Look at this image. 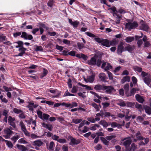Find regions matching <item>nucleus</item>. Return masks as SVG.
I'll list each match as a JSON object with an SVG mask.
<instances>
[{
    "instance_id": "obj_1",
    "label": "nucleus",
    "mask_w": 151,
    "mask_h": 151,
    "mask_svg": "<svg viewBox=\"0 0 151 151\" xmlns=\"http://www.w3.org/2000/svg\"><path fill=\"white\" fill-rule=\"evenodd\" d=\"M122 143L124 145L126 149V151H127L129 147L132 142V140L130 137L125 138L121 139Z\"/></svg>"
},
{
    "instance_id": "obj_2",
    "label": "nucleus",
    "mask_w": 151,
    "mask_h": 151,
    "mask_svg": "<svg viewBox=\"0 0 151 151\" xmlns=\"http://www.w3.org/2000/svg\"><path fill=\"white\" fill-rule=\"evenodd\" d=\"M116 42L114 40L109 42L106 39L103 40L101 43V45L106 47H109L111 46H113L115 45Z\"/></svg>"
},
{
    "instance_id": "obj_3",
    "label": "nucleus",
    "mask_w": 151,
    "mask_h": 151,
    "mask_svg": "<svg viewBox=\"0 0 151 151\" xmlns=\"http://www.w3.org/2000/svg\"><path fill=\"white\" fill-rule=\"evenodd\" d=\"M101 116L105 117L109 116H110V114L109 112L103 113L101 111L100 113L96 114V118H95V121H99Z\"/></svg>"
},
{
    "instance_id": "obj_4",
    "label": "nucleus",
    "mask_w": 151,
    "mask_h": 151,
    "mask_svg": "<svg viewBox=\"0 0 151 151\" xmlns=\"http://www.w3.org/2000/svg\"><path fill=\"white\" fill-rule=\"evenodd\" d=\"M137 26L138 24L136 22H134L133 23L128 22L126 23L125 25L126 28L129 30L135 29Z\"/></svg>"
},
{
    "instance_id": "obj_5",
    "label": "nucleus",
    "mask_w": 151,
    "mask_h": 151,
    "mask_svg": "<svg viewBox=\"0 0 151 151\" xmlns=\"http://www.w3.org/2000/svg\"><path fill=\"white\" fill-rule=\"evenodd\" d=\"M103 91L107 94H110L115 91L114 88L111 86H106L104 85Z\"/></svg>"
},
{
    "instance_id": "obj_6",
    "label": "nucleus",
    "mask_w": 151,
    "mask_h": 151,
    "mask_svg": "<svg viewBox=\"0 0 151 151\" xmlns=\"http://www.w3.org/2000/svg\"><path fill=\"white\" fill-rule=\"evenodd\" d=\"M68 138L70 140L71 142L69 144L71 145L72 146L73 145H77L80 142L79 139H76L71 136H69Z\"/></svg>"
},
{
    "instance_id": "obj_7",
    "label": "nucleus",
    "mask_w": 151,
    "mask_h": 151,
    "mask_svg": "<svg viewBox=\"0 0 151 151\" xmlns=\"http://www.w3.org/2000/svg\"><path fill=\"white\" fill-rule=\"evenodd\" d=\"M102 68H104L105 71L110 70L112 69V66L110 64L106 62H103L101 67Z\"/></svg>"
},
{
    "instance_id": "obj_8",
    "label": "nucleus",
    "mask_w": 151,
    "mask_h": 151,
    "mask_svg": "<svg viewBox=\"0 0 151 151\" xmlns=\"http://www.w3.org/2000/svg\"><path fill=\"white\" fill-rule=\"evenodd\" d=\"M15 119L14 118H12L11 116H9L8 117V122L9 125L14 128H15L16 127V125L14 122Z\"/></svg>"
},
{
    "instance_id": "obj_9",
    "label": "nucleus",
    "mask_w": 151,
    "mask_h": 151,
    "mask_svg": "<svg viewBox=\"0 0 151 151\" xmlns=\"http://www.w3.org/2000/svg\"><path fill=\"white\" fill-rule=\"evenodd\" d=\"M22 38H24L25 39L31 40L33 39V37L31 35H28L25 32H22L21 36Z\"/></svg>"
},
{
    "instance_id": "obj_10",
    "label": "nucleus",
    "mask_w": 151,
    "mask_h": 151,
    "mask_svg": "<svg viewBox=\"0 0 151 151\" xmlns=\"http://www.w3.org/2000/svg\"><path fill=\"white\" fill-rule=\"evenodd\" d=\"M125 50L124 49L123 44L122 43H121L118 45L117 50V53L119 55H121L122 53Z\"/></svg>"
},
{
    "instance_id": "obj_11",
    "label": "nucleus",
    "mask_w": 151,
    "mask_h": 151,
    "mask_svg": "<svg viewBox=\"0 0 151 151\" xmlns=\"http://www.w3.org/2000/svg\"><path fill=\"white\" fill-rule=\"evenodd\" d=\"M43 144V143L40 140L38 139L32 142V145L35 146L40 147Z\"/></svg>"
},
{
    "instance_id": "obj_12",
    "label": "nucleus",
    "mask_w": 151,
    "mask_h": 151,
    "mask_svg": "<svg viewBox=\"0 0 151 151\" xmlns=\"http://www.w3.org/2000/svg\"><path fill=\"white\" fill-rule=\"evenodd\" d=\"M142 40L144 42V47H148L150 45V42L147 41V38L145 35L143 36Z\"/></svg>"
},
{
    "instance_id": "obj_13",
    "label": "nucleus",
    "mask_w": 151,
    "mask_h": 151,
    "mask_svg": "<svg viewBox=\"0 0 151 151\" xmlns=\"http://www.w3.org/2000/svg\"><path fill=\"white\" fill-rule=\"evenodd\" d=\"M42 124L44 127L50 131H52L53 127L51 124H46L44 122L42 123Z\"/></svg>"
},
{
    "instance_id": "obj_14",
    "label": "nucleus",
    "mask_w": 151,
    "mask_h": 151,
    "mask_svg": "<svg viewBox=\"0 0 151 151\" xmlns=\"http://www.w3.org/2000/svg\"><path fill=\"white\" fill-rule=\"evenodd\" d=\"M104 85H101L99 84L95 85V90L99 92L103 91Z\"/></svg>"
},
{
    "instance_id": "obj_15",
    "label": "nucleus",
    "mask_w": 151,
    "mask_h": 151,
    "mask_svg": "<svg viewBox=\"0 0 151 151\" xmlns=\"http://www.w3.org/2000/svg\"><path fill=\"white\" fill-rule=\"evenodd\" d=\"M143 81L148 86L151 83V78L150 75L144 78Z\"/></svg>"
},
{
    "instance_id": "obj_16",
    "label": "nucleus",
    "mask_w": 151,
    "mask_h": 151,
    "mask_svg": "<svg viewBox=\"0 0 151 151\" xmlns=\"http://www.w3.org/2000/svg\"><path fill=\"white\" fill-rule=\"evenodd\" d=\"M99 78L101 81H104V82H106V79L107 78H106L105 74L104 73H101L99 74Z\"/></svg>"
},
{
    "instance_id": "obj_17",
    "label": "nucleus",
    "mask_w": 151,
    "mask_h": 151,
    "mask_svg": "<svg viewBox=\"0 0 151 151\" xmlns=\"http://www.w3.org/2000/svg\"><path fill=\"white\" fill-rule=\"evenodd\" d=\"M143 108L145 109V112L148 115L151 114V108L147 105H144Z\"/></svg>"
},
{
    "instance_id": "obj_18",
    "label": "nucleus",
    "mask_w": 151,
    "mask_h": 151,
    "mask_svg": "<svg viewBox=\"0 0 151 151\" xmlns=\"http://www.w3.org/2000/svg\"><path fill=\"white\" fill-rule=\"evenodd\" d=\"M137 148V146L134 143H132L131 147H129L126 151H134Z\"/></svg>"
},
{
    "instance_id": "obj_19",
    "label": "nucleus",
    "mask_w": 151,
    "mask_h": 151,
    "mask_svg": "<svg viewBox=\"0 0 151 151\" xmlns=\"http://www.w3.org/2000/svg\"><path fill=\"white\" fill-rule=\"evenodd\" d=\"M140 29L142 30L145 31H147L148 30L149 27L145 23L141 24L140 27Z\"/></svg>"
},
{
    "instance_id": "obj_20",
    "label": "nucleus",
    "mask_w": 151,
    "mask_h": 151,
    "mask_svg": "<svg viewBox=\"0 0 151 151\" xmlns=\"http://www.w3.org/2000/svg\"><path fill=\"white\" fill-rule=\"evenodd\" d=\"M27 50L26 48L22 47L20 48H19V50L20 52L17 56H22L25 53V51Z\"/></svg>"
},
{
    "instance_id": "obj_21",
    "label": "nucleus",
    "mask_w": 151,
    "mask_h": 151,
    "mask_svg": "<svg viewBox=\"0 0 151 151\" xmlns=\"http://www.w3.org/2000/svg\"><path fill=\"white\" fill-rule=\"evenodd\" d=\"M137 100L139 103H142L144 101V99L142 97L139 95L137 94L135 95Z\"/></svg>"
},
{
    "instance_id": "obj_22",
    "label": "nucleus",
    "mask_w": 151,
    "mask_h": 151,
    "mask_svg": "<svg viewBox=\"0 0 151 151\" xmlns=\"http://www.w3.org/2000/svg\"><path fill=\"white\" fill-rule=\"evenodd\" d=\"M69 23L75 28L77 27L79 24V22L77 21L73 22L71 19H69Z\"/></svg>"
},
{
    "instance_id": "obj_23",
    "label": "nucleus",
    "mask_w": 151,
    "mask_h": 151,
    "mask_svg": "<svg viewBox=\"0 0 151 151\" xmlns=\"http://www.w3.org/2000/svg\"><path fill=\"white\" fill-rule=\"evenodd\" d=\"M102 100V96L95 93V102L100 103Z\"/></svg>"
},
{
    "instance_id": "obj_24",
    "label": "nucleus",
    "mask_w": 151,
    "mask_h": 151,
    "mask_svg": "<svg viewBox=\"0 0 151 151\" xmlns=\"http://www.w3.org/2000/svg\"><path fill=\"white\" fill-rule=\"evenodd\" d=\"M134 49L133 47L128 45L125 47V51H127L129 52H132Z\"/></svg>"
},
{
    "instance_id": "obj_25",
    "label": "nucleus",
    "mask_w": 151,
    "mask_h": 151,
    "mask_svg": "<svg viewBox=\"0 0 151 151\" xmlns=\"http://www.w3.org/2000/svg\"><path fill=\"white\" fill-rule=\"evenodd\" d=\"M99 124L102 125L104 127H106L110 125V124H108L104 120H103L99 122Z\"/></svg>"
},
{
    "instance_id": "obj_26",
    "label": "nucleus",
    "mask_w": 151,
    "mask_h": 151,
    "mask_svg": "<svg viewBox=\"0 0 151 151\" xmlns=\"http://www.w3.org/2000/svg\"><path fill=\"white\" fill-rule=\"evenodd\" d=\"M137 91H138V90L134 88H133L131 90L129 94H128L127 92H126V94L127 96H132L134 95Z\"/></svg>"
},
{
    "instance_id": "obj_27",
    "label": "nucleus",
    "mask_w": 151,
    "mask_h": 151,
    "mask_svg": "<svg viewBox=\"0 0 151 151\" xmlns=\"http://www.w3.org/2000/svg\"><path fill=\"white\" fill-rule=\"evenodd\" d=\"M10 128H7L4 130V133L10 136L13 133V132L11 130V129L12 128L11 127Z\"/></svg>"
},
{
    "instance_id": "obj_28",
    "label": "nucleus",
    "mask_w": 151,
    "mask_h": 151,
    "mask_svg": "<svg viewBox=\"0 0 151 151\" xmlns=\"http://www.w3.org/2000/svg\"><path fill=\"white\" fill-rule=\"evenodd\" d=\"M96 135H97L98 136L95 138V143H97L99 140V136H103L104 135L103 133L102 132H99L96 133Z\"/></svg>"
},
{
    "instance_id": "obj_29",
    "label": "nucleus",
    "mask_w": 151,
    "mask_h": 151,
    "mask_svg": "<svg viewBox=\"0 0 151 151\" xmlns=\"http://www.w3.org/2000/svg\"><path fill=\"white\" fill-rule=\"evenodd\" d=\"M17 146L19 149L22 151H26L27 150V148L23 145L17 144Z\"/></svg>"
},
{
    "instance_id": "obj_30",
    "label": "nucleus",
    "mask_w": 151,
    "mask_h": 151,
    "mask_svg": "<svg viewBox=\"0 0 151 151\" xmlns=\"http://www.w3.org/2000/svg\"><path fill=\"white\" fill-rule=\"evenodd\" d=\"M130 80V78L129 76H126L122 79L121 83H123L126 81L129 82Z\"/></svg>"
},
{
    "instance_id": "obj_31",
    "label": "nucleus",
    "mask_w": 151,
    "mask_h": 151,
    "mask_svg": "<svg viewBox=\"0 0 151 151\" xmlns=\"http://www.w3.org/2000/svg\"><path fill=\"white\" fill-rule=\"evenodd\" d=\"M136 137L138 140H142L144 139V138L141 136L140 132L139 131L136 134Z\"/></svg>"
},
{
    "instance_id": "obj_32",
    "label": "nucleus",
    "mask_w": 151,
    "mask_h": 151,
    "mask_svg": "<svg viewBox=\"0 0 151 151\" xmlns=\"http://www.w3.org/2000/svg\"><path fill=\"white\" fill-rule=\"evenodd\" d=\"M134 40V38L133 37H128L125 39V40L127 42L129 43L133 41Z\"/></svg>"
},
{
    "instance_id": "obj_33",
    "label": "nucleus",
    "mask_w": 151,
    "mask_h": 151,
    "mask_svg": "<svg viewBox=\"0 0 151 151\" xmlns=\"http://www.w3.org/2000/svg\"><path fill=\"white\" fill-rule=\"evenodd\" d=\"M136 108L139 110L141 112L143 110V109L142 106L138 103H136L135 105Z\"/></svg>"
},
{
    "instance_id": "obj_34",
    "label": "nucleus",
    "mask_w": 151,
    "mask_h": 151,
    "mask_svg": "<svg viewBox=\"0 0 151 151\" xmlns=\"http://www.w3.org/2000/svg\"><path fill=\"white\" fill-rule=\"evenodd\" d=\"M88 64L91 65H93L94 64V57H93L90 60L88 61Z\"/></svg>"
},
{
    "instance_id": "obj_35",
    "label": "nucleus",
    "mask_w": 151,
    "mask_h": 151,
    "mask_svg": "<svg viewBox=\"0 0 151 151\" xmlns=\"http://www.w3.org/2000/svg\"><path fill=\"white\" fill-rule=\"evenodd\" d=\"M101 139L103 143L106 145H109V142L107 141L106 138L104 137H101Z\"/></svg>"
},
{
    "instance_id": "obj_36",
    "label": "nucleus",
    "mask_w": 151,
    "mask_h": 151,
    "mask_svg": "<svg viewBox=\"0 0 151 151\" xmlns=\"http://www.w3.org/2000/svg\"><path fill=\"white\" fill-rule=\"evenodd\" d=\"M78 84L81 86H82L83 87H85L86 88V89L89 90H92V89L91 88V87L89 86L83 84L81 83H79Z\"/></svg>"
},
{
    "instance_id": "obj_37",
    "label": "nucleus",
    "mask_w": 151,
    "mask_h": 151,
    "mask_svg": "<svg viewBox=\"0 0 151 151\" xmlns=\"http://www.w3.org/2000/svg\"><path fill=\"white\" fill-rule=\"evenodd\" d=\"M19 137V135H15L11 138V139L14 141V143H15Z\"/></svg>"
},
{
    "instance_id": "obj_38",
    "label": "nucleus",
    "mask_w": 151,
    "mask_h": 151,
    "mask_svg": "<svg viewBox=\"0 0 151 151\" xmlns=\"http://www.w3.org/2000/svg\"><path fill=\"white\" fill-rule=\"evenodd\" d=\"M109 124L111 125V127L113 128L115 127H119L120 125L119 124H118L116 122H112V123H109Z\"/></svg>"
},
{
    "instance_id": "obj_39",
    "label": "nucleus",
    "mask_w": 151,
    "mask_h": 151,
    "mask_svg": "<svg viewBox=\"0 0 151 151\" xmlns=\"http://www.w3.org/2000/svg\"><path fill=\"white\" fill-rule=\"evenodd\" d=\"M62 105L66 107H70L71 108H73V106H72V104L70 103H62Z\"/></svg>"
},
{
    "instance_id": "obj_40",
    "label": "nucleus",
    "mask_w": 151,
    "mask_h": 151,
    "mask_svg": "<svg viewBox=\"0 0 151 151\" xmlns=\"http://www.w3.org/2000/svg\"><path fill=\"white\" fill-rule=\"evenodd\" d=\"M113 15L116 19H120L122 17V16L121 15L118 14V12L113 13Z\"/></svg>"
},
{
    "instance_id": "obj_41",
    "label": "nucleus",
    "mask_w": 151,
    "mask_h": 151,
    "mask_svg": "<svg viewBox=\"0 0 151 151\" xmlns=\"http://www.w3.org/2000/svg\"><path fill=\"white\" fill-rule=\"evenodd\" d=\"M20 126L21 129L23 131H24V130L27 129L24 124L22 122H20Z\"/></svg>"
},
{
    "instance_id": "obj_42",
    "label": "nucleus",
    "mask_w": 151,
    "mask_h": 151,
    "mask_svg": "<svg viewBox=\"0 0 151 151\" xmlns=\"http://www.w3.org/2000/svg\"><path fill=\"white\" fill-rule=\"evenodd\" d=\"M54 142H51L49 145H47V148L50 150H52L54 145Z\"/></svg>"
},
{
    "instance_id": "obj_43",
    "label": "nucleus",
    "mask_w": 151,
    "mask_h": 151,
    "mask_svg": "<svg viewBox=\"0 0 151 151\" xmlns=\"http://www.w3.org/2000/svg\"><path fill=\"white\" fill-rule=\"evenodd\" d=\"M134 70L135 71H137L139 72H142V68L138 67V66H135L134 68Z\"/></svg>"
},
{
    "instance_id": "obj_44",
    "label": "nucleus",
    "mask_w": 151,
    "mask_h": 151,
    "mask_svg": "<svg viewBox=\"0 0 151 151\" xmlns=\"http://www.w3.org/2000/svg\"><path fill=\"white\" fill-rule=\"evenodd\" d=\"M88 79L89 82L91 83L93 82L94 81V75H92L88 76Z\"/></svg>"
},
{
    "instance_id": "obj_45",
    "label": "nucleus",
    "mask_w": 151,
    "mask_h": 151,
    "mask_svg": "<svg viewBox=\"0 0 151 151\" xmlns=\"http://www.w3.org/2000/svg\"><path fill=\"white\" fill-rule=\"evenodd\" d=\"M116 136L114 135H111L106 136V139L108 140H110L111 139L114 138Z\"/></svg>"
},
{
    "instance_id": "obj_46",
    "label": "nucleus",
    "mask_w": 151,
    "mask_h": 151,
    "mask_svg": "<svg viewBox=\"0 0 151 151\" xmlns=\"http://www.w3.org/2000/svg\"><path fill=\"white\" fill-rule=\"evenodd\" d=\"M13 111L15 113L18 114L22 112V111L20 109L14 108L13 109Z\"/></svg>"
},
{
    "instance_id": "obj_47",
    "label": "nucleus",
    "mask_w": 151,
    "mask_h": 151,
    "mask_svg": "<svg viewBox=\"0 0 151 151\" xmlns=\"http://www.w3.org/2000/svg\"><path fill=\"white\" fill-rule=\"evenodd\" d=\"M81 121L82 119H73L72 120V122L76 124L79 123Z\"/></svg>"
},
{
    "instance_id": "obj_48",
    "label": "nucleus",
    "mask_w": 151,
    "mask_h": 151,
    "mask_svg": "<svg viewBox=\"0 0 151 151\" xmlns=\"http://www.w3.org/2000/svg\"><path fill=\"white\" fill-rule=\"evenodd\" d=\"M137 122H139L142 123L144 121V119L142 116H139L137 117Z\"/></svg>"
},
{
    "instance_id": "obj_49",
    "label": "nucleus",
    "mask_w": 151,
    "mask_h": 151,
    "mask_svg": "<svg viewBox=\"0 0 151 151\" xmlns=\"http://www.w3.org/2000/svg\"><path fill=\"white\" fill-rule=\"evenodd\" d=\"M6 144L8 147L10 148H12L13 147V145L12 142L10 141H8L6 143Z\"/></svg>"
},
{
    "instance_id": "obj_50",
    "label": "nucleus",
    "mask_w": 151,
    "mask_h": 151,
    "mask_svg": "<svg viewBox=\"0 0 151 151\" xmlns=\"http://www.w3.org/2000/svg\"><path fill=\"white\" fill-rule=\"evenodd\" d=\"M134 103H132L130 102H128L126 103V105L128 107H132L134 105Z\"/></svg>"
},
{
    "instance_id": "obj_51",
    "label": "nucleus",
    "mask_w": 151,
    "mask_h": 151,
    "mask_svg": "<svg viewBox=\"0 0 151 151\" xmlns=\"http://www.w3.org/2000/svg\"><path fill=\"white\" fill-rule=\"evenodd\" d=\"M143 40H139L137 42V45L138 47H141L143 44Z\"/></svg>"
},
{
    "instance_id": "obj_52",
    "label": "nucleus",
    "mask_w": 151,
    "mask_h": 151,
    "mask_svg": "<svg viewBox=\"0 0 151 151\" xmlns=\"http://www.w3.org/2000/svg\"><path fill=\"white\" fill-rule=\"evenodd\" d=\"M6 37L3 34L0 35V41H3L5 40Z\"/></svg>"
},
{
    "instance_id": "obj_53",
    "label": "nucleus",
    "mask_w": 151,
    "mask_h": 151,
    "mask_svg": "<svg viewBox=\"0 0 151 151\" xmlns=\"http://www.w3.org/2000/svg\"><path fill=\"white\" fill-rule=\"evenodd\" d=\"M58 142L61 143H66L67 141L64 139H59Z\"/></svg>"
},
{
    "instance_id": "obj_54",
    "label": "nucleus",
    "mask_w": 151,
    "mask_h": 151,
    "mask_svg": "<svg viewBox=\"0 0 151 151\" xmlns=\"http://www.w3.org/2000/svg\"><path fill=\"white\" fill-rule=\"evenodd\" d=\"M107 74L108 75L109 78L110 80H112L113 79L112 73L109 71H107Z\"/></svg>"
},
{
    "instance_id": "obj_55",
    "label": "nucleus",
    "mask_w": 151,
    "mask_h": 151,
    "mask_svg": "<svg viewBox=\"0 0 151 151\" xmlns=\"http://www.w3.org/2000/svg\"><path fill=\"white\" fill-rule=\"evenodd\" d=\"M35 51H43V49L41 46H37L36 49L35 50Z\"/></svg>"
},
{
    "instance_id": "obj_56",
    "label": "nucleus",
    "mask_w": 151,
    "mask_h": 151,
    "mask_svg": "<svg viewBox=\"0 0 151 151\" xmlns=\"http://www.w3.org/2000/svg\"><path fill=\"white\" fill-rule=\"evenodd\" d=\"M53 3L54 1L53 0H49L47 3V5L48 6L52 7L53 6Z\"/></svg>"
},
{
    "instance_id": "obj_57",
    "label": "nucleus",
    "mask_w": 151,
    "mask_h": 151,
    "mask_svg": "<svg viewBox=\"0 0 151 151\" xmlns=\"http://www.w3.org/2000/svg\"><path fill=\"white\" fill-rule=\"evenodd\" d=\"M72 81L71 79L70 78H69L68 80V81L67 82L68 84V86L70 88H71L72 87V85L71 84Z\"/></svg>"
},
{
    "instance_id": "obj_58",
    "label": "nucleus",
    "mask_w": 151,
    "mask_h": 151,
    "mask_svg": "<svg viewBox=\"0 0 151 151\" xmlns=\"http://www.w3.org/2000/svg\"><path fill=\"white\" fill-rule=\"evenodd\" d=\"M47 73L48 71L47 70H46L45 68L43 69V73L42 76H41V77L42 78L46 76V75L47 74Z\"/></svg>"
},
{
    "instance_id": "obj_59",
    "label": "nucleus",
    "mask_w": 151,
    "mask_h": 151,
    "mask_svg": "<svg viewBox=\"0 0 151 151\" xmlns=\"http://www.w3.org/2000/svg\"><path fill=\"white\" fill-rule=\"evenodd\" d=\"M84 129L82 130L81 132L83 133H85L87 132L89 130V128L86 126H84Z\"/></svg>"
},
{
    "instance_id": "obj_60",
    "label": "nucleus",
    "mask_w": 151,
    "mask_h": 151,
    "mask_svg": "<svg viewBox=\"0 0 151 151\" xmlns=\"http://www.w3.org/2000/svg\"><path fill=\"white\" fill-rule=\"evenodd\" d=\"M149 75L148 74L144 71H142L141 73V76L142 77H145L148 76Z\"/></svg>"
},
{
    "instance_id": "obj_61",
    "label": "nucleus",
    "mask_w": 151,
    "mask_h": 151,
    "mask_svg": "<svg viewBox=\"0 0 151 151\" xmlns=\"http://www.w3.org/2000/svg\"><path fill=\"white\" fill-rule=\"evenodd\" d=\"M43 117L44 119L45 120H47L48 119L50 116L46 114H43Z\"/></svg>"
},
{
    "instance_id": "obj_62",
    "label": "nucleus",
    "mask_w": 151,
    "mask_h": 151,
    "mask_svg": "<svg viewBox=\"0 0 151 151\" xmlns=\"http://www.w3.org/2000/svg\"><path fill=\"white\" fill-rule=\"evenodd\" d=\"M8 111L4 109L2 111V115L4 116L8 115Z\"/></svg>"
},
{
    "instance_id": "obj_63",
    "label": "nucleus",
    "mask_w": 151,
    "mask_h": 151,
    "mask_svg": "<svg viewBox=\"0 0 151 151\" xmlns=\"http://www.w3.org/2000/svg\"><path fill=\"white\" fill-rule=\"evenodd\" d=\"M56 48L57 49L60 50V51L63 50V47L59 46L58 45H56Z\"/></svg>"
},
{
    "instance_id": "obj_64",
    "label": "nucleus",
    "mask_w": 151,
    "mask_h": 151,
    "mask_svg": "<svg viewBox=\"0 0 151 151\" xmlns=\"http://www.w3.org/2000/svg\"><path fill=\"white\" fill-rule=\"evenodd\" d=\"M62 150L63 151H68V146L65 145H63L62 147Z\"/></svg>"
}]
</instances>
